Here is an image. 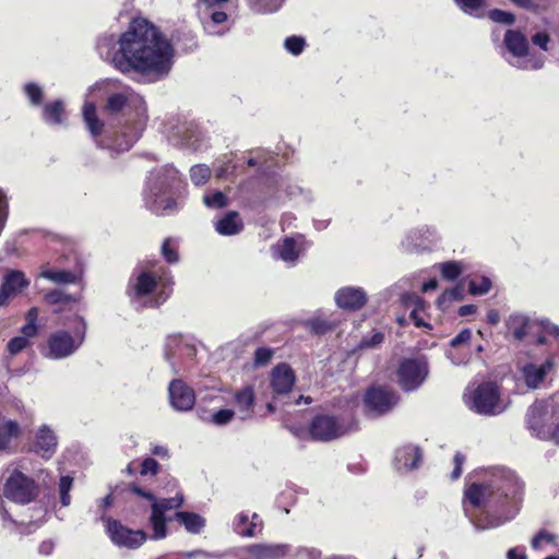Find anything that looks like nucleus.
<instances>
[{
	"instance_id": "nucleus-1",
	"label": "nucleus",
	"mask_w": 559,
	"mask_h": 559,
	"mask_svg": "<svg viewBox=\"0 0 559 559\" xmlns=\"http://www.w3.org/2000/svg\"><path fill=\"white\" fill-rule=\"evenodd\" d=\"M100 58L123 74H138L146 83L168 76L175 49L157 26L143 17L133 19L126 32L102 34L96 43Z\"/></svg>"
},
{
	"instance_id": "nucleus-2",
	"label": "nucleus",
	"mask_w": 559,
	"mask_h": 559,
	"mask_svg": "<svg viewBox=\"0 0 559 559\" xmlns=\"http://www.w3.org/2000/svg\"><path fill=\"white\" fill-rule=\"evenodd\" d=\"M521 495L522 485L513 472L491 468L465 489V515L477 531L496 528L516 515Z\"/></svg>"
},
{
	"instance_id": "nucleus-3",
	"label": "nucleus",
	"mask_w": 559,
	"mask_h": 559,
	"mask_svg": "<svg viewBox=\"0 0 559 559\" xmlns=\"http://www.w3.org/2000/svg\"><path fill=\"white\" fill-rule=\"evenodd\" d=\"M114 82L106 80L95 83L90 93L104 91L108 93L104 111L108 115H117L123 110L133 115L132 126L126 120L118 132L109 123L100 120L93 102L86 100L83 106V120L97 146L114 152H124L131 148L141 135L147 120V108L143 97L130 87H123L120 92H112Z\"/></svg>"
},
{
	"instance_id": "nucleus-4",
	"label": "nucleus",
	"mask_w": 559,
	"mask_h": 559,
	"mask_svg": "<svg viewBox=\"0 0 559 559\" xmlns=\"http://www.w3.org/2000/svg\"><path fill=\"white\" fill-rule=\"evenodd\" d=\"M173 281L167 270L134 269L127 286V296L135 308L158 307L169 297Z\"/></svg>"
},
{
	"instance_id": "nucleus-5",
	"label": "nucleus",
	"mask_w": 559,
	"mask_h": 559,
	"mask_svg": "<svg viewBox=\"0 0 559 559\" xmlns=\"http://www.w3.org/2000/svg\"><path fill=\"white\" fill-rule=\"evenodd\" d=\"M179 171L166 165L151 173L143 192L147 210L158 215H170L180 209L174 198V189L180 183Z\"/></svg>"
},
{
	"instance_id": "nucleus-6",
	"label": "nucleus",
	"mask_w": 559,
	"mask_h": 559,
	"mask_svg": "<svg viewBox=\"0 0 559 559\" xmlns=\"http://www.w3.org/2000/svg\"><path fill=\"white\" fill-rule=\"evenodd\" d=\"M0 489L5 499L20 506L35 501L39 495L37 481L24 473L17 463H11L3 468Z\"/></svg>"
},
{
	"instance_id": "nucleus-7",
	"label": "nucleus",
	"mask_w": 559,
	"mask_h": 559,
	"mask_svg": "<svg viewBox=\"0 0 559 559\" xmlns=\"http://www.w3.org/2000/svg\"><path fill=\"white\" fill-rule=\"evenodd\" d=\"M526 426L532 436L559 445V406L551 399L530 406Z\"/></svg>"
},
{
	"instance_id": "nucleus-8",
	"label": "nucleus",
	"mask_w": 559,
	"mask_h": 559,
	"mask_svg": "<svg viewBox=\"0 0 559 559\" xmlns=\"http://www.w3.org/2000/svg\"><path fill=\"white\" fill-rule=\"evenodd\" d=\"M130 490L139 497L145 498L151 502V515L148 518L155 540L163 539L167 535L166 524L173 518L167 515L168 512L179 509L183 503V496L177 493L173 498L157 499L151 491H145L136 485H131Z\"/></svg>"
},
{
	"instance_id": "nucleus-9",
	"label": "nucleus",
	"mask_w": 559,
	"mask_h": 559,
	"mask_svg": "<svg viewBox=\"0 0 559 559\" xmlns=\"http://www.w3.org/2000/svg\"><path fill=\"white\" fill-rule=\"evenodd\" d=\"M86 328L85 319L76 316L73 333L70 334L66 330L52 332L47 340V346L43 350V355L52 360H61L72 356L84 343Z\"/></svg>"
},
{
	"instance_id": "nucleus-10",
	"label": "nucleus",
	"mask_w": 559,
	"mask_h": 559,
	"mask_svg": "<svg viewBox=\"0 0 559 559\" xmlns=\"http://www.w3.org/2000/svg\"><path fill=\"white\" fill-rule=\"evenodd\" d=\"M465 403L469 409L480 415L501 414L507 404L500 397V391L493 382H483L465 393Z\"/></svg>"
},
{
	"instance_id": "nucleus-11",
	"label": "nucleus",
	"mask_w": 559,
	"mask_h": 559,
	"mask_svg": "<svg viewBox=\"0 0 559 559\" xmlns=\"http://www.w3.org/2000/svg\"><path fill=\"white\" fill-rule=\"evenodd\" d=\"M509 52L507 61L521 70H538L544 66V58L530 53L526 36L520 31L508 29L503 38Z\"/></svg>"
},
{
	"instance_id": "nucleus-12",
	"label": "nucleus",
	"mask_w": 559,
	"mask_h": 559,
	"mask_svg": "<svg viewBox=\"0 0 559 559\" xmlns=\"http://www.w3.org/2000/svg\"><path fill=\"white\" fill-rule=\"evenodd\" d=\"M428 362L424 357L404 359L397 369V380L405 391L418 389L428 376Z\"/></svg>"
},
{
	"instance_id": "nucleus-13",
	"label": "nucleus",
	"mask_w": 559,
	"mask_h": 559,
	"mask_svg": "<svg viewBox=\"0 0 559 559\" xmlns=\"http://www.w3.org/2000/svg\"><path fill=\"white\" fill-rule=\"evenodd\" d=\"M399 402L397 394L385 386H372L365 393V412L371 417L389 413Z\"/></svg>"
},
{
	"instance_id": "nucleus-14",
	"label": "nucleus",
	"mask_w": 559,
	"mask_h": 559,
	"mask_svg": "<svg viewBox=\"0 0 559 559\" xmlns=\"http://www.w3.org/2000/svg\"><path fill=\"white\" fill-rule=\"evenodd\" d=\"M105 521L111 542L119 547L135 549L146 540V533L143 531H132L112 519H106Z\"/></svg>"
},
{
	"instance_id": "nucleus-15",
	"label": "nucleus",
	"mask_w": 559,
	"mask_h": 559,
	"mask_svg": "<svg viewBox=\"0 0 559 559\" xmlns=\"http://www.w3.org/2000/svg\"><path fill=\"white\" fill-rule=\"evenodd\" d=\"M349 430V426H345L332 416H317L310 424V435L319 441H330L340 438Z\"/></svg>"
},
{
	"instance_id": "nucleus-16",
	"label": "nucleus",
	"mask_w": 559,
	"mask_h": 559,
	"mask_svg": "<svg viewBox=\"0 0 559 559\" xmlns=\"http://www.w3.org/2000/svg\"><path fill=\"white\" fill-rule=\"evenodd\" d=\"M193 345L187 343L180 336H169L165 346V358L169 361L174 372H178L185 360H191L195 356Z\"/></svg>"
},
{
	"instance_id": "nucleus-17",
	"label": "nucleus",
	"mask_w": 559,
	"mask_h": 559,
	"mask_svg": "<svg viewBox=\"0 0 559 559\" xmlns=\"http://www.w3.org/2000/svg\"><path fill=\"white\" fill-rule=\"evenodd\" d=\"M29 286V280L19 270H5L0 285V307H4L9 301L20 295Z\"/></svg>"
},
{
	"instance_id": "nucleus-18",
	"label": "nucleus",
	"mask_w": 559,
	"mask_h": 559,
	"mask_svg": "<svg viewBox=\"0 0 559 559\" xmlns=\"http://www.w3.org/2000/svg\"><path fill=\"white\" fill-rule=\"evenodd\" d=\"M554 359L547 358L543 364L527 362L521 368L522 378L526 386L537 390L546 385L549 376L554 372Z\"/></svg>"
},
{
	"instance_id": "nucleus-19",
	"label": "nucleus",
	"mask_w": 559,
	"mask_h": 559,
	"mask_svg": "<svg viewBox=\"0 0 559 559\" xmlns=\"http://www.w3.org/2000/svg\"><path fill=\"white\" fill-rule=\"evenodd\" d=\"M198 14L204 32L207 35L223 36L228 33L233 26L230 13L227 11L198 10Z\"/></svg>"
},
{
	"instance_id": "nucleus-20",
	"label": "nucleus",
	"mask_w": 559,
	"mask_h": 559,
	"mask_svg": "<svg viewBox=\"0 0 559 559\" xmlns=\"http://www.w3.org/2000/svg\"><path fill=\"white\" fill-rule=\"evenodd\" d=\"M334 300L336 306L343 310L358 311L367 304L368 295L361 287L345 286L336 290Z\"/></svg>"
},
{
	"instance_id": "nucleus-21",
	"label": "nucleus",
	"mask_w": 559,
	"mask_h": 559,
	"mask_svg": "<svg viewBox=\"0 0 559 559\" xmlns=\"http://www.w3.org/2000/svg\"><path fill=\"white\" fill-rule=\"evenodd\" d=\"M439 240L440 234L438 229L436 227L425 225L411 230L402 240L401 246L406 251H411L418 248L425 249L433 242L437 243Z\"/></svg>"
},
{
	"instance_id": "nucleus-22",
	"label": "nucleus",
	"mask_w": 559,
	"mask_h": 559,
	"mask_svg": "<svg viewBox=\"0 0 559 559\" xmlns=\"http://www.w3.org/2000/svg\"><path fill=\"white\" fill-rule=\"evenodd\" d=\"M171 406L179 412L190 411L195 403L193 389L188 386L182 380H173L168 388Z\"/></svg>"
},
{
	"instance_id": "nucleus-23",
	"label": "nucleus",
	"mask_w": 559,
	"mask_h": 559,
	"mask_svg": "<svg viewBox=\"0 0 559 559\" xmlns=\"http://www.w3.org/2000/svg\"><path fill=\"white\" fill-rule=\"evenodd\" d=\"M58 438L55 431L47 425H41L36 433L32 451L44 460H49L56 453Z\"/></svg>"
},
{
	"instance_id": "nucleus-24",
	"label": "nucleus",
	"mask_w": 559,
	"mask_h": 559,
	"mask_svg": "<svg viewBox=\"0 0 559 559\" xmlns=\"http://www.w3.org/2000/svg\"><path fill=\"white\" fill-rule=\"evenodd\" d=\"M273 255L286 263L294 264L306 250L302 236L286 237L272 248Z\"/></svg>"
},
{
	"instance_id": "nucleus-25",
	"label": "nucleus",
	"mask_w": 559,
	"mask_h": 559,
	"mask_svg": "<svg viewBox=\"0 0 559 559\" xmlns=\"http://www.w3.org/2000/svg\"><path fill=\"white\" fill-rule=\"evenodd\" d=\"M295 380V373L288 365L281 364L276 366L270 374V384L273 394L275 396H281L289 393Z\"/></svg>"
},
{
	"instance_id": "nucleus-26",
	"label": "nucleus",
	"mask_w": 559,
	"mask_h": 559,
	"mask_svg": "<svg viewBox=\"0 0 559 559\" xmlns=\"http://www.w3.org/2000/svg\"><path fill=\"white\" fill-rule=\"evenodd\" d=\"M421 457L418 447L413 444L401 447L395 452L394 467L401 473L413 471L419 466Z\"/></svg>"
},
{
	"instance_id": "nucleus-27",
	"label": "nucleus",
	"mask_w": 559,
	"mask_h": 559,
	"mask_svg": "<svg viewBox=\"0 0 559 559\" xmlns=\"http://www.w3.org/2000/svg\"><path fill=\"white\" fill-rule=\"evenodd\" d=\"M235 412L241 420H248L253 417L255 396L253 388L247 385L237 391L234 395Z\"/></svg>"
},
{
	"instance_id": "nucleus-28",
	"label": "nucleus",
	"mask_w": 559,
	"mask_h": 559,
	"mask_svg": "<svg viewBox=\"0 0 559 559\" xmlns=\"http://www.w3.org/2000/svg\"><path fill=\"white\" fill-rule=\"evenodd\" d=\"M507 329L515 341H523L527 335L538 329L528 317L522 313H513L507 319Z\"/></svg>"
},
{
	"instance_id": "nucleus-29",
	"label": "nucleus",
	"mask_w": 559,
	"mask_h": 559,
	"mask_svg": "<svg viewBox=\"0 0 559 559\" xmlns=\"http://www.w3.org/2000/svg\"><path fill=\"white\" fill-rule=\"evenodd\" d=\"M290 549L288 544H253L248 547V552L255 559H281Z\"/></svg>"
},
{
	"instance_id": "nucleus-30",
	"label": "nucleus",
	"mask_w": 559,
	"mask_h": 559,
	"mask_svg": "<svg viewBox=\"0 0 559 559\" xmlns=\"http://www.w3.org/2000/svg\"><path fill=\"white\" fill-rule=\"evenodd\" d=\"M234 531L243 537H253L262 530V521L257 513L251 516L241 512L239 513L233 523Z\"/></svg>"
},
{
	"instance_id": "nucleus-31",
	"label": "nucleus",
	"mask_w": 559,
	"mask_h": 559,
	"mask_svg": "<svg viewBox=\"0 0 559 559\" xmlns=\"http://www.w3.org/2000/svg\"><path fill=\"white\" fill-rule=\"evenodd\" d=\"M299 188L293 185L289 178L284 176H274L267 181V194L269 198L280 200L284 195L293 197L296 194Z\"/></svg>"
},
{
	"instance_id": "nucleus-32",
	"label": "nucleus",
	"mask_w": 559,
	"mask_h": 559,
	"mask_svg": "<svg viewBox=\"0 0 559 559\" xmlns=\"http://www.w3.org/2000/svg\"><path fill=\"white\" fill-rule=\"evenodd\" d=\"M243 229L238 212L229 211L215 222V230L222 236H235Z\"/></svg>"
},
{
	"instance_id": "nucleus-33",
	"label": "nucleus",
	"mask_w": 559,
	"mask_h": 559,
	"mask_svg": "<svg viewBox=\"0 0 559 559\" xmlns=\"http://www.w3.org/2000/svg\"><path fill=\"white\" fill-rule=\"evenodd\" d=\"M22 428L17 421L0 414V451H9L12 440L19 438Z\"/></svg>"
},
{
	"instance_id": "nucleus-34",
	"label": "nucleus",
	"mask_w": 559,
	"mask_h": 559,
	"mask_svg": "<svg viewBox=\"0 0 559 559\" xmlns=\"http://www.w3.org/2000/svg\"><path fill=\"white\" fill-rule=\"evenodd\" d=\"M38 276L56 284H75L81 281L82 273L44 266Z\"/></svg>"
},
{
	"instance_id": "nucleus-35",
	"label": "nucleus",
	"mask_w": 559,
	"mask_h": 559,
	"mask_svg": "<svg viewBox=\"0 0 559 559\" xmlns=\"http://www.w3.org/2000/svg\"><path fill=\"white\" fill-rule=\"evenodd\" d=\"M174 518L191 534H199L205 526V520L193 512L177 511Z\"/></svg>"
},
{
	"instance_id": "nucleus-36",
	"label": "nucleus",
	"mask_w": 559,
	"mask_h": 559,
	"mask_svg": "<svg viewBox=\"0 0 559 559\" xmlns=\"http://www.w3.org/2000/svg\"><path fill=\"white\" fill-rule=\"evenodd\" d=\"M177 135L181 138L180 143L187 147L197 150L200 145L201 131L192 123L182 126Z\"/></svg>"
},
{
	"instance_id": "nucleus-37",
	"label": "nucleus",
	"mask_w": 559,
	"mask_h": 559,
	"mask_svg": "<svg viewBox=\"0 0 559 559\" xmlns=\"http://www.w3.org/2000/svg\"><path fill=\"white\" fill-rule=\"evenodd\" d=\"M44 120L53 126H60L64 121V106L61 100L49 103L44 108Z\"/></svg>"
},
{
	"instance_id": "nucleus-38",
	"label": "nucleus",
	"mask_w": 559,
	"mask_h": 559,
	"mask_svg": "<svg viewBox=\"0 0 559 559\" xmlns=\"http://www.w3.org/2000/svg\"><path fill=\"white\" fill-rule=\"evenodd\" d=\"M438 270L440 271L442 278L447 281H455L465 272L466 265L462 261H448L439 263Z\"/></svg>"
},
{
	"instance_id": "nucleus-39",
	"label": "nucleus",
	"mask_w": 559,
	"mask_h": 559,
	"mask_svg": "<svg viewBox=\"0 0 559 559\" xmlns=\"http://www.w3.org/2000/svg\"><path fill=\"white\" fill-rule=\"evenodd\" d=\"M285 0H248L249 8L259 14H270L278 11Z\"/></svg>"
},
{
	"instance_id": "nucleus-40",
	"label": "nucleus",
	"mask_w": 559,
	"mask_h": 559,
	"mask_svg": "<svg viewBox=\"0 0 559 559\" xmlns=\"http://www.w3.org/2000/svg\"><path fill=\"white\" fill-rule=\"evenodd\" d=\"M456 5L466 14L474 17L484 16L486 0H454Z\"/></svg>"
},
{
	"instance_id": "nucleus-41",
	"label": "nucleus",
	"mask_w": 559,
	"mask_h": 559,
	"mask_svg": "<svg viewBox=\"0 0 559 559\" xmlns=\"http://www.w3.org/2000/svg\"><path fill=\"white\" fill-rule=\"evenodd\" d=\"M189 176L194 186L201 187L211 178L212 169L205 164H197L190 168Z\"/></svg>"
},
{
	"instance_id": "nucleus-42",
	"label": "nucleus",
	"mask_w": 559,
	"mask_h": 559,
	"mask_svg": "<svg viewBox=\"0 0 559 559\" xmlns=\"http://www.w3.org/2000/svg\"><path fill=\"white\" fill-rule=\"evenodd\" d=\"M203 204L211 210L224 209L228 205V198L222 191H210L203 195Z\"/></svg>"
},
{
	"instance_id": "nucleus-43",
	"label": "nucleus",
	"mask_w": 559,
	"mask_h": 559,
	"mask_svg": "<svg viewBox=\"0 0 559 559\" xmlns=\"http://www.w3.org/2000/svg\"><path fill=\"white\" fill-rule=\"evenodd\" d=\"M271 158L272 155L269 152L257 150L251 153V156L248 158L247 164L250 167H258L260 170L266 171L270 168L269 159Z\"/></svg>"
},
{
	"instance_id": "nucleus-44",
	"label": "nucleus",
	"mask_w": 559,
	"mask_h": 559,
	"mask_svg": "<svg viewBox=\"0 0 559 559\" xmlns=\"http://www.w3.org/2000/svg\"><path fill=\"white\" fill-rule=\"evenodd\" d=\"M447 358L455 366H462L466 365L471 358V349L469 348H455L450 347L448 348Z\"/></svg>"
},
{
	"instance_id": "nucleus-45",
	"label": "nucleus",
	"mask_w": 559,
	"mask_h": 559,
	"mask_svg": "<svg viewBox=\"0 0 559 559\" xmlns=\"http://www.w3.org/2000/svg\"><path fill=\"white\" fill-rule=\"evenodd\" d=\"M45 300L50 305H69L78 301L79 298L66 294L62 289H52L45 295Z\"/></svg>"
},
{
	"instance_id": "nucleus-46",
	"label": "nucleus",
	"mask_w": 559,
	"mask_h": 559,
	"mask_svg": "<svg viewBox=\"0 0 559 559\" xmlns=\"http://www.w3.org/2000/svg\"><path fill=\"white\" fill-rule=\"evenodd\" d=\"M73 487V478L69 475L61 476L58 484V491L62 507H68L71 503L70 491Z\"/></svg>"
},
{
	"instance_id": "nucleus-47",
	"label": "nucleus",
	"mask_w": 559,
	"mask_h": 559,
	"mask_svg": "<svg viewBox=\"0 0 559 559\" xmlns=\"http://www.w3.org/2000/svg\"><path fill=\"white\" fill-rule=\"evenodd\" d=\"M490 288L491 281L486 276L472 278L468 283V290L472 295H485Z\"/></svg>"
},
{
	"instance_id": "nucleus-48",
	"label": "nucleus",
	"mask_w": 559,
	"mask_h": 559,
	"mask_svg": "<svg viewBox=\"0 0 559 559\" xmlns=\"http://www.w3.org/2000/svg\"><path fill=\"white\" fill-rule=\"evenodd\" d=\"M305 47L306 39L301 36L293 35L284 40V48L293 56H299L305 50Z\"/></svg>"
},
{
	"instance_id": "nucleus-49",
	"label": "nucleus",
	"mask_w": 559,
	"mask_h": 559,
	"mask_svg": "<svg viewBox=\"0 0 559 559\" xmlns=\"http://www.w3.org/2000/svg\"><path fill=\"white\" fill-rule=\"evenodd\" d=\"M198 10L227 11L230 13V0H199Z\"/></svg>"
},
{
	"instance_id": "nucleus-50",
	"label": "nucleus",
	"mask_w": 559,
	"mask_h": 559,
	"mask_svg": "<svg viewBox=\"0 0 559 559\" xmlns=\"http://www.w3.org/2000/svg\"><path fill=\"white\" fill-rule=\"evenodd\" d=\"M162 254L168 263H176L179 260L177 242L171 238H166L162 246Z\"/></svg>"
},
{
	"instance_id": "nucleus-51",
	"label": "nucleus",
	"mask_w": 559,
	"mask_h": 559,
	"mask_svg": "<svg viewBox=\"0 0 559 559\" xmlns=\"http://www.w3.org/2000/svg\"><path fill=\"white\" fill-rule=\"evenodd\" d=\"M38 318V309L36 307L31 308L26 313V324L22 326L21 333L27 336H35L37 334L36 321Z\"/></svg>"
},
{
	"instance_id": "nucleus-52",
	"label": "nucleus",
	"mask_w": 559,
	"mask_h": 559,
	"mask_svg": "<svg viewBox=\"0 0 559 559\" xmlns=\"http://www.w3.org/2000/svg\"><path fill=\"white\" fill-rule=\"evenodd\" d=\"M400 301H401V306L405 310H409V313L412 312V309H424L425 308V301L418 295H415V294H409V293L403 294L401 296Z\"/></svg>"
},
{
	"instance_id": "nucleus-53",
	"label": "nucleus",
	"mask_w": 559,
	"mask_h": 559,
	"mask_svg": "<svg viewBox=\"0 0 559 559\" xmlns=\"http://www.w3.org/2000/svg\"><path fill=\"white\" fill-rule=\"evenodd\" d=\"M235 415L236 413L233 409L225 408L214 412L205 420H209L216 426H225L234 418Z\"/></svg>"
},
{
	"instance_id": "nucleus-54",
	"label": "nucleus",
	"mask_w": 559,
	"mask_h": 559,
	"mask_svg": "<svg viewBox=\"0 0 559 559\" xmlns=\"http://www.w3.org/2000/svg\"><path fill=\"white\" fill-rule=\"evenodd\" d=\"M488 17L495 23L504 25H512L515 22L513 13L500 9L490 10L488 12Z\"/></svg>"
},
{
	"instance_id": "nucleus-55",
	"label": "nucleus",
	"mask_w": 559,
	"mask_h": 559,
	"mask_svg": "<svg viewBox=\"0 0 559 559\" xmlns=\"http://www.w3.org/2000/svg\"><path fill=\"white\" fill-rule=\"evenodd\" d=\"M33 336H27L25 334H22L20 336H15L11 338L8 343V350L11 355H16L21 353L23 349H25L29 345V340Z\"/></svg>"
},
{
	"instance_id": "nucleus-56",
	"label": "nucleus",
	"mask_w": 559,
	"mask_h": 559,
	"mask_svg": "<svg viewBox=\"0 0 559 559\" xmlns=\"http://www.w3.org/2000/svg\"><path fill=\"white\" fill-rule=\"evenodd\" d=\"M464 288L463 286H456L449 290H445L439 298L438 304L442 307L444 304L450 302L452 300H460L463 298Z\"/></svg>"
},
{
	"instance_id": "nucleus-57",
	"label": "nucleus",
	"mask_w": 559,
	"mask_h": 559,
	"mask_svg": "<svg viewBox=\"0 0 559 559\" xmlns=\"http://www.w3.org/2000/svg\"><path fill=\"white\" fill-rule=\"evenodd\" d=\"M472 337V331L469 329L462 330L455 337L450 341V347H462L469 348V340Z\"/></svg>"
},
{
	"instance_id": "nucleus-58",
	"label": "nucleus",
	"mask_w": 559,
	"mask_h": 559,
	"mask_svg": "<svg viewBox=\"0 0 559 559\" xmlns=\"http://www.w3.org/2000/svg\"><path fill=\"white\" fill-rule=\"evenodd\" d=\"M550 338L557 343L559 346V328L556 325L546 326V334L537 337V344H547Z\"/></svg>"
},
{
	"instance_id": "nucleus-59",
	"label": "nucleus",
	"mask_w": 559,
	"mask_h": 559,
	"mask_svg": "<svg viewBox=\"0 0 559 559\" xmlns=\"http://www.w3.org/2000/svg\"><path fill=\"white\" fill-rule=\"evenodd\" d=\"M384 341V334L382 332H373L370 337H365L361 340L359 347L360 348H372L380 345Z\"/></svg>"
},
{
	"instance_id": "nucleus-60",
	"label": "nucleus",
	"mask_w": 559,
	"mask_h": 559,
	"mask_svg": "<svg viewBox=\"0 0 559 559\" xmlns=\"http://www.w3.org/2000/svg\"><path fill=\"white\" fill-rule=\"evenodd\" d=\"M25 93L26 95L28 96V98L31 99V102L35 105H38L41 100V95H43V92H41V88L34 84V83H28L25 85Z\"/></svg>"
},
{
	"instance_id": "nucleus-61",
	"label": "nucleus",
	"mask_w": 559,
	"mask_h": 559,
	"mask_svg": "<svg viewBox=\"0 0 559 559\" xmlns=\"http://www.w3.org/2000/svg\"><path fill=\"white\" fill-rule=\"evenodd\" d=\"M158 467H159V464L157 463V461H155L152 457H146L141 463L140 474L143 475V476H145V475H155L157 473V471H158Z\"/></svg>"
},
{
	"instance_id": "nucleus-62",
	"label": "nucleus",
	"mask_w": 559,
	"mask_h": 559,
	"mask_svg": "<svg viewBox=\"0 0 559 559\" xmlns=\"http://www.w3.org/2000/svg\"><path fill=\"white\" fill-rule=\"evenodd\" d=\"M556 536L546 532V531H540L538 534H536L534 536V538L532 539V547L534 549H538L542 547V545L544 543H552L555 540Z\"/></svg>"
},
{
	"instance_id": "nucleus-63",
	"label": "nucleus",
	"mask_w": 559,
	"mask_h": 559,
	"mask_svg": "<svg viewBox=\"0 0 559 559\" xmlns=\"http://www.w3.org/2000/svg\"><path fill=\"white\" fill-rule=\"evenodd\" d=\"M273 356V352L270 348L260 347L255 350L254 360L258 366L266 365Z\"/></svg>"
},
{
	"instance_id": "nucleus-64",
	"label": "nucleus",
	"mask_w": 559,
	"mask_h": 559,
	"mask_svg": "<svg viewBox=\"0 0 559 559\" xmlns=\"http://www.w3.org/2000/svg\"><path fill=\"white\" fill-rule=\"evenodd\" d=\"M424 311H425V308L424 309H412L409 317L416 326L430 329V324L427 323L421 316V313H424Z\"/></svg>"
}]
</instances>
